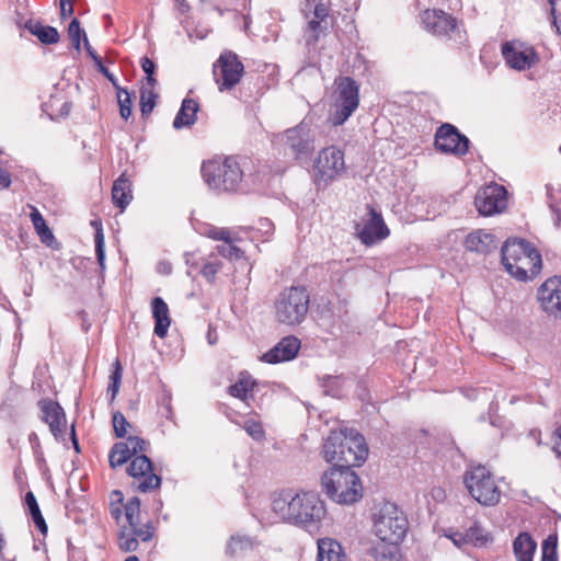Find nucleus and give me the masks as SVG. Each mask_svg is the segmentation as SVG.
Returning <instances> with one entry per match:
<instances>
[{
	"label": "nucleus",
	"mask_w": 561,
	"mask_h": 561,
	"mask_svg": "<svg viewBox=\"0 0 561 561\" xmlns=\"http://www.w3.org/2000/svg\"><path fill=\"white\" fill-rule=\"evenodd\" d=\"M207 236L214 240H222L225 243L230 240V231L224 228H211Z\"/></svg>",
	"instance_id": "09e8293b"
},
{
	"label": "nucleus",
	"mask_w": 561,
	"mask_h": 561,
	"mask_svg": "<svg viewBox=\"0 0 561 561\" xmlns=\"http://www.w3.org/2000/svg\"><path fill=\"white\" fill-rule=\"evenodd\" d=\"M127 523H128L127 529L128 530H133L135 527H137L138 525L141 524L140 515L133 516V519L131 520H127Z\"/></svg>",
	"instance_id": "774afa93"
},
{
	"label": "nucleus",
	"mask_w": 561,
	"mask_h": 561,
	"mask_svg": "<svg viewBox=\"0 0 561 561\" xmlns=\"http://www.w3.org/2000/svg\"><path fill=\"white\" fill-rule=\"evenodd\" d=\"M24 504L26 506L28 514L31 515V517L33 519L35 527L38 529V531L42 535H46L47 530H48L47 524L42 515L37 500L32 491L26 492L25 499H24Z\"/></svg>",
	"instance_id": "7c9ffc66"
},
{
	"label": "nucleus",
	"mask_w": 561,
	"mask_h": 561,
	"mask_svg": "<svg viewBox=\"0 0 561 561\" xmlns=\"http://www.w3.org/2000/svg\"><path fill=\"white\" fill-rule=\"evenodd\" d=\"M310 296L306 287L291 286L283 290L274 302L277 322L295 327L302 323L309 310Z\"/></svg>",
	"instance_id": "6e6552de"
},
{
	"label": "nucleus",
	"mask_w": 561,
	"mask_h": 561,
	"mask_svg": "<svg viewBox=\"0 0 561 561\" xmlns=\"http://www.w3.org/2000/svg\"><path fill=\"white\" fill-rule=\"evenodd\" d=\"M448 537L457 547H461L462 545L468 543L465 533L455 531L448 535Z\"/></svg>",
	"instance_id": "13d9d810"
},
{
	"label": "nucleus",
	"mask_w": 561,
	"mask_h": 561,
	"mask_svg": "<svg viewBox=\"0 0 561 561\" xmlns=\"http://www.w3.org/2000/svg\"><path fill=\"white\" fill-rule=\"evenodd\" d=\"M552 15H561V0H548Z\"/></svg>",
	"instance_id": "0e129e2a"
},
{
	"label": "nucleus",
	"mask_w": 561,
	"mask_h": 561,
	"mask_svg": "<svg viewBox=\"0 0 561 561\" xmlns=\"http://www.w3.org/2000/svg\"><path fill=\"white\" fill-rule=\"evenodd\" d=\"M335 92L330 121L334 126L343 125L359 105V84L347 76L334 80Z\"/></svg>",
	"instance_id": "1a4fd4ad"
},
{
	"label": "nucleus",
	"mask_w": 561,
	"mask_h": 561,
	"mask_svg": "<svg viewBox=\"0 0 561 561\" xmlns=\"http://www.w3.org/2000/svg\"><path fill=\"white\" fill-rule=\"evenodd\" d=\"M73 1L75 0H60V18H66L73 14Z\"/></svg>",
	"instance_id": "603ef678"
},
{
	"label": "nucleus",
	"mask_w": 561,
	"mask_h": 561,
	"mask_svg": "<svg viewBox=\"0 0 561 561\" xmlns=\"http://www.w3.org/2000/svg\"><path fill=\"white\" fill-rule=\"evenodd\" d=\"M157 271L162 275H169L172 272V265L168 261H161L157 265Z\"/></svg>",
	"instance_id": "052dcab7"
},
{
	"label": "nucleus",
	"mask_w": 561,
	"mask_h": 561,
	"mask_svg": "<svg viewBox=\"0 0 561 561\" xmlns=\"http://www.w3.org/2000/svg\"><path fill=\"white\" fill-rule=\"evenodd\" d=\"M133 199L131 182L126 178V174H121L113 183L112 187V202L113 204L124 210Z\"/></svg>",
	"instance_id": "393cba45"
},
{
	"label": "nucleus",
	"mask_w": 561,
	"mask_h": 561,
	"mask_svg": "<svg viewBox=\"0 0 561 561\" xmlns=\"http://www.w3.org/2000/svg\"><path fill=\"white\" fill-rule=\"evenodd\" d=\"M157 99L158 94L154 90L148 89L147 87L140 89V111L142 116H147L153 111Z\"/></svg>",
	"instance_id": "f704fd0d"
},
{
	"label": "nucleus",
	"mask_w": 561,
	"mask_h": 561,
	"mask_svg": "<svg viewBox=\"0 0 561 561\" xmlns=\"http://www.w3.org/2000/svg\"><path fill=\"white\" fill-rule=\"evenodd\" d=\"M244 428L247 433L254 438L255 440H260L264 437V430L261 423L250 420L245 422Z\"/></svg>",
	"instance_id": "de8ad7c7"
},
{
	"label": "nucleus",
	"mask_w": 561,
	"mask_h": 561,
	"mask_svg": "<svg viewBox=\"0 0 561 561\" xmlns=\"http://www.w3.org/2000/svg\"><path fill=\"white\" fill-rule=\"evenodd\" d=\"M254 542L249 536H231L226 547V553L232 558L242 557L248 551L252 550Z\"/></svg>",
	"instance_id": "2f4dec72"
},
{
	"label": "nucleus",
	"mask_w": 561,
	"mask_h": 561,
	"mask_svg": "<svg viewBox=\"0 0 561 561\" xmlns=\"http://www.w3.org/2000/svg\"><path fill=\"white\" fill-rule=\"evenodd\" d=\"M91 225L95 229L94 243L96 261L100 265L101 271H103L105 268V242L102 224L99 220H92Z\"/></svg>",
	"instance_id": "72a5a7b5"
},
{
	"label": "nucleus",
	"mask_w": 561,
	"mask_h": 561,
	"mask_svg": "<svg viewBox=\"0 0 561 561\" xmlns=\"http://www.w3.org/2000/svg\"><path fill=\"white\" fill-rule=\"evenodd\" d=\"M341 543L332 538H322L318 540L317 561H345Z\"/></svg>",
	"instance_id": "a878e982"
},
{
	"label": "nucleus",
	"mask_w": 561,
	"mask_h": 561,
	"mask_svg": "<svg viewBox=\"0 0 561 561\" xmlns=\"http://www.w3.org/2000/svg\"><path fill=\"white\" fill-rule=\"evenodd\" d=\"M185 263L190 266V270L187 271L188 275H192L193 268H199L201 275L209 284L215 283L216 275L222 267V262L213 255H210L208 259L202 257L197 261L194 259L193 254L186 253Z\"/></svg>",
	"instance_id": "4be33fe9"
},
{
	"label": "nucleus",
	"mask_w": 561,
	"mask_h": 561,
	"mask_svg": "<svg viewBox=\"0 0 561 561\" xmlns=\"http://www.w3.org/2000/svg\"><path fill=\"white\" fill-rule=\"evenodd\" d=\"M474 205L482 216L501 213L506 207V190L499 184L485 186L477 193Z\"/></svg>",
	"instance_id": "4468645a"
},
{
	"label": "nucleus",
	"mask_w": 561,
	"mask_h": 561,
	"mask_svg": "<svg viewBox=\"0 0 561 561\" xmlns=\"http://www.w3.org/2000/svg\"><path fill=\"white\" fill-rule=\"evenodd\" d=\"M99 67L100 72L113 84L116 91L123 89L116 79V77L101 62V65H96Z\"/></svg>",
	"instance_id": "864d4df0"
},
{
	"label": "nucleus",
	"mask_w": 561,
	"mask_h": 561,
	"mask_svg": "<svg viewBox=\"0 0 561 561\" xmlns=\"http://www.w3.org/2000/svg\"><path fill=\"white\" fill-rule=\"evenodd\" d=\"M557 442L553 447V451L557 454L558 458H561V425L556 430Z\"/></svg>",
	"instance_id": "e2e57ef3"
},
{
	"label": "nucleus",
	"mask_w": 561,
	"mask_h": 561,
	"mask_svg": "<svg viewBox=\"0 0 561 561\" xmlns=\"http://www.w3.org/2000/svg\"><path fill=\"white\" fill-rule=\"evenodd\" d=\"M254 385L255 381L250 376L241 375L233 385L228 387V393L234 398L247 400Z\"/></svg>",
	"instance_id": "473e14b6"
},
{
	"label": "nucleus",
	"mask_w": 561,
	"mask_h": 561,
	"mask_svg": "<svg viewBox=\"0 0 561 561\" xmlns=\"http://www.w3.org/2000/svg\"><path fill=\"white\" fill-rule=\"evenodd\" d=\"M278 138L284 144L285 149L289 150L290 154L296 158L308 154L313 150V139L307 124L300 123L293 128H288Z\"/></svg>",
	"instance_id": "2eb2a0df"
},
{
	"label": "nucleus",
	"mask_w": 561,
	"mask_h": 561,
	"mask_svg": "<svg viewBox=\"0 0 561 561\" xmlns=\"http://www.w3.org/2000/svg\"><path fill=\"white\" fill-rule=\"evenodd\" d=\"M502 55L506 64L516 70L529 69L538 61V57L534 48L520 50L510 42H505L502 45Z\"/></svg>",
	"instance_id": "aec40b11"
},
{
	"label": "nucleus",
	"mask_w": 561,
	"mask_h": 561,
	"mask_svg": "<svg viewBox=\"0 0 561 561\" xmlns=\"http://www.w3.org/2000/svg\"><path fill=\"white\" fill-rule=\"evenodd\" d=\"M83 44H84V48L88 53V55L93 59V61L95 62V65H101V61H102V58L95 53V50L91 47L87 36H84V41H83Z\"/></svg>",
	"instance_id": "4d7b16f0"
},
{
	"label": "nucleus",
	"mask_w": 561,
	"mask_h": 561,
	"mask_svg": "<svg viewBox=\"0 0 561 561\" xmlns=\"http://www.w3.org/2000/svg\"><path fill=\"white\" fill-rule=\"evenodd\" d=\"M422 23L428 33L439 37L453 38L459 32L457 20L443 10H425Z\"/></svg>",
	"instance_id": "dca6fc26"
},
{
	"label": "nucleus",
	"mask_w": 561,
	"mask_h": 561,
	"mask_svg": "<svg viewBox=\"0 0 561 561\" xmlns=\"http://www.w3.org/2000/svg\"><path fill=\"white\" fill-rule=\"evenodd\" d=\"M313 15L314 19L324 21L329 15L328 7L322 2L317 3L313 10Z\"/></svg>",
	"instance_id": "6e6d98bb"
},
{
	"label": "nucleus",
	"mask_w": 561,
	"mask_h": 561,
	"mask_svg": "<svg viewBox=\"0 0 561 561\" xmlns=\"http://www.w3.org/2000/svg\"><path fill=\"white\" fill-rule=\"evenodd\" d=\"M114 369L110 375V383L107 386V393L111 394V400H114L118 393L122 376H123V367L118 359L114 363Z\"/></svg>",
	"instance_id": "e433bc0d"
},
{
	"label": "nucleus",
	"mask_w": 561,
	"mask_h": 561,
	"mask_svg": "<svg viewBox=\"0 0 561 561\" xmlns=\"http://www.w3.org/2000/svg\"><path fill=\"white\" fill-rule=\"evenodd\" d=\"M148 442L138 436H128L125 442L113 445L108 454L110 466L114 469L130 460L126 471L134 480L131 488L135 491L147 493L161 485V477L154 473L153 465L147 451Z\"/></svg>",
	"instance_id": "f257e3e1"
},
{
	"label": "nucleus",
	"mask_w": 561,
	"mask_h": 561,
	"mask_svg": "<svg viewBox=\"0 0 561 561\" xmlns=\"http://www.w3.org/2000/svg\"><path fill=\"white\" fill-rule=\"evenodd\" d=\"M537 299L546 313L561 318V276L547 278L537 290Z\"/></svg>",
	"instance_id": "f3484780"
},
{
	"label": "nucleus",
	"mask_w": 561,
	"mask_h": 561,
	"mask_svg": "<svg viewBox=\"0 0 561 561\" xmlns=\"http://www.w3.org/2000/svg\"><path fill=\"white\" fill-rule=\"evenodd\" d=\"M259 230L264 231L266 234L271 233L273 231V222L268 220L267 218H261Z\"/></svg>",
	"instance_id": "680f3d73"
},
{
	"label": "nucleus",
	"mask_w": 561,
	"mask_h": 561,
	"mask_svg": "<svg viewBox=\"0 0 561 561\" xmlns=\"http://www.w3.org/2000/svg\"><path fill=\"white\" fill-rule=\"evenodd\" d=\"M217 251L220 255L229 260H239L243 255V251L240 248L233 245L231 240L222 245H218Z\"/></svg>",
	"instance_id": "79ce46f5"
},
{
	"label": "nucleus",
	"mask_w": 561,
	"mask_h": 561,
	"mask_svg": "<svg viewBox=\"0 0 561 561\" xmlns=\"http://www.w3.org/2000/svg\"><path fill=\"white\" fill-rule=\"evenodd\" d=\"M469 145V138L453 124L444 123L435 133L434 146L442 153L462 157L468 152Z\"/></svg>",
	"instance_id": "ddd939ff"
},
{
	"label": "nucleus",
	"mask_w": 561,
	"mask_h": 561,
	"mask_svg": "<svg viewBox=\"0 0 561 561\" xmlns=\"http://www.w3.org/2000/svg\"><path fill=\"white\" fill-rule=\"evenodd\" d=\"M161 404V415L168 420L172 416V408H171V397L168 393H164L160 400Z\"/></svg>",
	"instance_id": "3c124183"
},
{
	"label": "nucleus",
	"mask_w": 561,
	"mask_h": 561,
	"mask_svg": "<svg viewBox=\"0 0 561 561\" xmlns=\"http://www.w3.org/2000/svg\"><path fill=\"white\" fill-rule=\"evenodd\" d=\"M198 103L193 99H184L173 121L175 129H182L193 125L196 121Z\"/></svg>",
	"instance_id": "cd10ccee"
},
{
	"label": "nucleus",
	"mask_w": 561,
	"mask_h": 561,
	"mask_svg": "<svg viewBox=\"0 0 561 561\" xmlns=\"http://www.w3.org/2000/svg\"><path fill=\"white\" fill-rule=\"evenodd\" d=\"M31 207V214L30 218L33 224V227L36 231V233L39 237V240L45 243L46 245H51L53 241H55V237L49 229V227L46 224V220L44 219L43 215L39 213V210L34 207Z\"/></svg>",
	"instance_id": "c756f323"
},
{
	"label": "nucleus",
	"mask_w": 561,
	"mask_h": 561,
	"mask_svg": "<svg viewBox=\"0 0 561 561\" xmlns=\"http://www.w3.org/2000/svg\"><path fill=\"white\" fill-rule=\"evenodd\" d=\"M374 534L382 542L399 545L407 535L408 519L394 503L385 502L373 515Z\"/></svg>",
	"instance_id": "0eeeda50"
},
{
	"label": "nucleus",
	"mask_w": 561,
	"mask_h": 561,
	"mask_svg": "<svg viewBox=\"0 0 561 561\" xmlns=\"http://www.w3.org/2000/svg\"><path fill=\"white\" fill-rule=\"evenodd\" d=\"M27 31L36 36L38 41L46 45L56 44L59 42V33L56 27L49 25H43L38 21L30 20L25 23Z\"/></svg>",
	"instance_id": "c85d7f7f"
},
{
	"label": "nucleus",
	"mask_w": 561,
	"mask_h": 561,
	"mask_svg": "<svg viewBox=\"0 0 561 561\" xmlns=\"http://www.w3.org/2000/svg\"><path fill=\"white\" fill-rule=\"evenodd\" d=\"M113 426L115 435L119 438L125 437L127 433V427L130 426L129 422L126 420L124 414L119 411L113 414Z\"/></svg>",
	"instance_id": "37998d69"
},
{
	"label": "nucleus",
	"mask_w": 561,
	"mask_h": 561,
	"mask_svg": "<svg viewBox=\"0 0 561 561\" xmlns=\"http://www.w3.org/2000/svg\"><path fill=\"white\" fill-rule=\"evenodd\" d=\"M11 185L10 173L0 167V190L8 188Z\"/></svg>",
	"instance_id": "bf43d9fd"
},
{
	"label": "nucleus",
	"mask_w": 561,
	"mask_h": 561,
	"mask_svg": "<svg viewBox=\"0 0 561 561\" xmlns=\"http://www.w3.org/2000/svg\"><path fill=\"white\" fill-rule=\"evenodd\" d=\"M465 245L468 251L480 254H488L497 248L495 236L484 230L469 233L465 240Z\"/></svg>",
	"instance_id": "5701e85b"
},
{
	"label": "nucleus",
	"mask_w": 561,
	"mask_h": 561,
	"mask_svg": "<svg viewBox=\"0 0 561 561\" xmlns=\"http://www.w3.org/2000/svg\"><path fill=\"white\" fill-rule=\"evenodd\" d=\"M322 387L325 388L327 393H332L334 396L341 387V377L331 375L323 376Z\"/></svg>",
	"instance_id": "c03bdc74"
},
{
	"label": "nucleus",
	"mask_w": 561,
	"mask_h": 561,
	"mask_svg": "<svg viewBox=\"0 0 561 561\" xmlns=\"http://www.w3.org/2000/svg\"><path fill=\"white\" fill-rule=\"evenodd\" d=\"M463 483L472 499L483 506H494L501 500V490L492 472L484 466L468 469L463 476Z\"/></svg>",
	"instance_id": "9d476101"
},
{
	"label": "nucleus",
	"mask_w": 561,
	"mask_h": 561,
	"mask_svg": "<svg viewBox=\"0 0 561 561\" xmlns=\"http://www.w3.org/2000/svg\"><path fill=\"white\" fill-rule=\"evenodd\" d=\"M369 219L366 220L357 236L365 245H373L377 241L386 239L390 231L386 226L381 214L369 207Z\"/></svg>",
	"instance_id": "a211bd4d"
},
{
	"label": "nucleus",
	"mask_w": 561,
	"mask_h": 561,
	"mask_svg": "<svg viewBox=\"0 0 561 561\" xmlns=\"http://www.w3.org/2000/svg\"><path fill=\"white\" fill-rule=\"evenodd\" d=\"M39 407L44 414L43 420L49 425L51 434L55 438L62 437L67 423L64 409L53 400H42Z\"/></svg>",
	"instance_id": "412c9836"
},
{
	"label": "nucleus",
	"mask_w": 561,
	"mask_h": 561,
	"mask_svg": "<svg viewBox=\"0 0 561 561\" xmlns=\"http://www.w3.org/2000/svg\"><path fill=\"white\" fill-rule=\"evenodd\" d=\"M68 35L72 42V46L77 50H80L81 38L84 39V36H87V35H85L84 30L80 26V22L78 19H73L70 22V24L68 26Z\"/></svg>",
	"instance_id": "ea45409f"
},
{
	"label": "nucleus",
	"mask_w": 561,
	"mask_h": 561,
	"mask_svg": "<svg viewBox=\"0 0 561 561\" xmlns=\"http://www.w3.org/2000/svg\"><path fill=\"white\" fill-rule=\"evenodd\" d=\"M201 171L208 187L219 193L239 191L243 179V170L234 157L204 162Z\"/></svg>",
	"instance_id": "423d86ee"
},
{
	"label": "nucleus",
	"mask_w": 561,
	"mask_h": 561,
	"mask_svg": "<svg viewBox=\"0 0 561 561\" xmlns=\"http://www.w3.org/2000/svg\"><path fill=\"white\" fill-rule=\"evenodd\" d=\"M541 561H558L557 557V538L549 536L542 542Z\"/></svg>",
	"instance_id": "a19ab883"
},
{
	"label": "nucleus",
	"mask_w": 561,
	"mask_h": 561,
	"mask_svg": "<svg viewBox=\"0 0 561 561\" xmlns=\"http://www.w3.org/2000/svg\"><path fill=\"white\" fill-rule=\"evenodd\" d=\"M273 512L284 522L318 530L325 515V506L316 492L283 490L272 502Z\"/></svg>",
	"instance_id": "f03ea898"
},
{
	"label": "nucleus",
	"mask_w": 561,
	"mask_h": 561,
	"mask_svg": "<svg viewBox=\"0 0 561 561\" xmlns=\"http://www.w3.org/2000/svg\"><path fill=\"white\" fill-rule=\"evenodd\" d=\"M466 538L468 543H472L476 547H482L488 541V537L484 534L482 526L474 522L466 531Z\"/></svg>",
	"instance_id": "c9c22d12"
},
{
	"label": "nucleus",
	"mask_w": 561,
	"mask_h": 561,
	"mask_svg": "<svg viewBox=\"0 0 561 561\" xmlns=\"http://www.w3.org/2000/svg\"><path fill=\"white\" fill-rule=\"evenodd\" d=\"M117 103L119 106V115L123 119L128 121L131 116V96L126 89L116 91Z\"/></svg>",
	"instance_id": "4c0bfd02"
},
{
	"label": "nucleus",
	"mask_w": 561,
	"mask_h": 561,
	"mask_svg": "<svg viewBox=\"0 0 561 561\" xmlns=\"http://www.w3.org/2000/svg\"><path fill=\"white\" fill-rule=\"evenodd\" d=\"M140 500L137 496H133L128 500L124 506L125 517L127 520H131L133 516L140 515Z\"/></svg>",
	"instance_id": "49530a36"
},
{
	"label": "nucleus",
	"mask_w": 561,
	"mask_h": 561,
	"mask_svg": "<svg viewBox=\"0 0 561 561\" xmlns=\"http://www.w3.org/2000/svg\"><path fill=\"white\" fill-rule=\"evenodd\" d=\"M321 20L313 19L308 22V28L313 32L312 36L307 41L308 44H314L319 41V31L321 27Z\"/></svg>",
	"instance_id": "8fccbe9b"
},
{
	"label": "nucleus",
	"mask_w": 561,
	"mask_h": 561,
	"mask_svg": "<svg viewBox=\"0 0 561 561\" xmlns=\"http://www.w3.org/2000/svg\"><path fill=\"white\" fill-rule=\"evenodd\" d=\"M300 340L294 335L283 337L274 347L264 353L261 359L268 364H278L294 359L299 350Z\"/></svg>",
	"instance_id": "6ab92c4d"
},
{
	"label": "nucleus",
	"mask_w": 561,
	"mask_h": 561,
	"mask_svg": "<svg viewBox=\"0 0 561 561\" xmlns=\"http://www.w3.org/2000/svg\"><path fill=\"white\" fill-rule=\"evenodd\" d=\"M324 459L331 468L352 469L360 466L368 456V447L362 434L354 430L331 432L323 444Z\"/></svg>",
	"instance_id": "7ed1b4c3"
},
{
	"label": "nucleus",
	"mask_w": 561,
	"mask_h": 561,
	"mask_svg": "<svg viewBox=\"0 0 561 561\" xmlns=\"http://www.w3.org/2000/svg\"><path fill=\"white\" fill-rule=\"evenodd\" d=\"M324 493L339 504H353L363 496L359 477L352 469L330 468L321 477Z\"/></svg>",
	"instance_id": "39448f33"
},
{
	"label": "nucleus",
	"mask_w": 561,
	"mask_h": 561,
	"mask_svg": "<svg viewBox=\"0 0 561 561\" xmlns=\"http://www.w3.org/2000/svg\"><path fill=\"white\" fill-rule=\"evenodd\" d=\"M537 542L528 533H520L513 540V552L516 561H533Z\"/></svg>",
	"instance_id": "bb28decb"
},
{
	"label": "nucleus",
	"mask_w": 561,
	"mask_h": 561,
	"mask_svg": "<svg viewBox=\"0 0 561 561\" xmlns=\"http://www.w3.org/2000/svg\"><path fill=\"white\" fill-rule=\"evenodd\" d=\"M528 437L534 439L537 445H541V432L537 428H533L528 433Z\"/></svg>",
	"instance_id": "69168bd1"
},
{
	"label": "nucleus",
	"mask_w": 561,
	"mask_h": 561,
	"mask_svg": "<svg viewBox=\"0 0 561 561\" xmlns=\"http://www.w3.org/2000/svg\"><path fill=\"white\" fill-rule=\"evenodd\" d=\"M151 311L154 320V334L163 339L168 334L171 324L170 311L167 302L161 297H154L151 300Z\"/></svg>",
	"instance_id": "b1692460"
},
{
	"label": "nucleus",
	"mask_w": 561,
	"mask_h": 561,
	"mask_svg": "<svg viewBox=\"0 0 561 561\" xmlns=\"http://www.w3.org/2000/svg\"><path fill=\"white\" fill-rule=\"evenodd\" d=\"M314 181L318 186H328L345 171L344 153L331 146L322 149L313 165Z\"/></svg>",
	"instance_id": "9b49d317"
},
{
	"label": "nucleus",
	"mask_w": 561,
	"mask_h": 561,
	"mask_svg": "<svg viewBox=\"0 0 561 561\" xmlns=\"http://www.w3.org/2000/svg\"><path fill=\"white\" fill-rule=\"evenodd\" d=\"M157 84V79L153 77V75L146 76V83L142 87H147L148 89H154Z\"/></svg>",
	"instance_id": "338daca9"
},
{
	"label": "nucleus",
	"mask_w": 561,
	"mask_h": 561,
	"mask_svg": "<svg viewBox=\"0 0 561 561\" xmlns=\"http://www.w3.org/2000/svg\"><path fill=\"white\" fill-rule=\"evenodd\" d=\"M140 66L146 76L154 75L156 64L149 57L145 56L140 59Z\"/></svg>",
	"instance_id": "5fc2aeb1"
},
{
	"label": "nucleus",
	"mask_w": 561,
	"mask_h": 561,
	"mask_svg": "<svg viewBox=\"0 0 561 561\" xmlns=\"http://www.w3.org/2000/svg\"><path fill=\"white\" fill-rule=\"evenodd\" d=\"M244 73V66L238 55L231 50L220 54L213 66L214 80L220 92L233 89Z\"/></svg>",
	"instance_id": "f8f14e48"
},
{
	"label": "nucleus",
	"mask_w": 561,
	"mask_h": 561,
	"mask_svg": "<svg viewBox=\"0 0 561 561\" xmlns=\"http://www.w3.org/2000/svg\"><path fill=\"white\" fill-rule=\"evenodd\" d=\"M118 545L123 551L130 552L138 548V540L131 530L123 527L118 535Z\"/></svg>",
	"instance_id": "58836bf2"
},
{
	"label": "nucleus",
	"mask_w": 561,
	"mask_h": 561,
	"mask_svg": "<svg viewBox=\"0 0 561 561\" xmlns=\"http://www.w3.org/2000/svg\"><path fill=\"white\" fill-rule=\"evenodd\" d=\"M501 261L506 272L517 280L534 279L541 271L539 251L527 240L508 238L501 248Z\"/></svg>",
	"instance_id": "20e7f679"
},
{
	"label": "nucleus",
	"mask_w": 561,
	"mask_h": 561,
	"mask_svg": "<svg viewBox=\"0 0 561 561\" xmlns=\"http://www.w3.org/2000/svg\"><path fill=\"white\" fill-rule=\"evenodd\" d=\"M131 531L137 539L139 538L145 542L151 540L153 536V527L150 522L146 523L145 525H138Z\"/></svg>",
	"instance_id": "a18cd8bd"
}]
</instances>
